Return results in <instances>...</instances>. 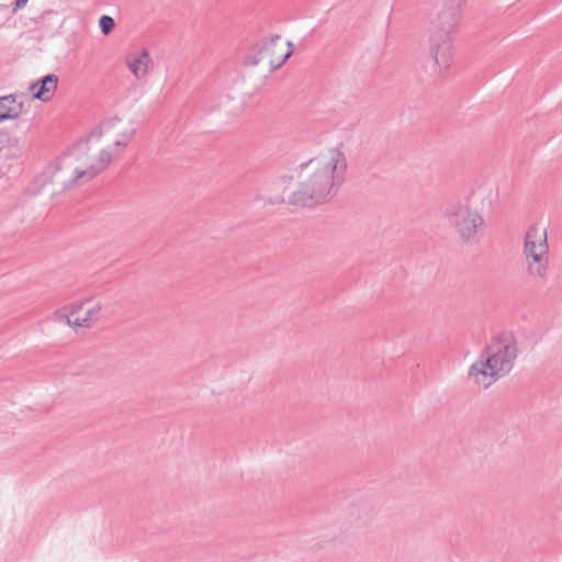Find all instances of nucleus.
Segmentation results:
<instances>
[{
	"label": "nucleus",
	"instance_id": "f257e3e1",
	"mask_svg": "<svg viewBox=\"0 0 562 562\" xmlns=\"http://www.w3.org/2000/svg\"><path fill=\"white\" fill-rule=\"evenodd\" d=\"M88 140L79 142L69 153L44 168L38 177L42 188L53 186L52 195L83 186L93 180L111 162L112 155L102 149L98 156H88Z\"/></svg>",
	"mask_w": 562,
	"mask_h": 562
},
{
	"label": "nucleus",
	"instance_id": "f03ea898",
	"mask_svg": "<svg viewBox=\"0 0 562 562\" xmlns=\"http://www.w3.org/2000/svg\"><path fill=\"white\" fill-rule=\"evenodd\" d=\"M301 167L310 168L312 173L289 196V203L314 207L328 202L337 193L347 170V158L339 148L333 147Z\"/></svg>",
	"mask_w": 562,
	"mask_h": 562
},
{
	"label": "nucleus",
	"instance_id": "7ed1b4c3",
	"mask_svg": "<svg viewBox=\"0 0 562 562\" xmlns=\"http://www.w3.org/2000/svg\"><path fill=\"white\" fill-rule=\"evenodd\" d=\"M517 356L518 349L513 338L493 339L470 366L468 379L473 385L486 390L513 370Z\"/></svg>",
	"mask_w": 562,
	"mask_h": 562
},
{
	"label": "nucleus",
	"instance_id": "20e7f679",
	"mask_svg": "<svg viewBox=\"0 0 562 562\" xmlns=\"http://www.w3.org/2000/svg\"><path fill=\"white\" fill-rule=\"evenodd\" d=\"M460 12L457 8L441 10L428 29V50L439 74L453 61V42L459 31Z\"/></svg>",
	"mask_w": 562,
	"mask_h": 562
},
{
	"label": "nucleus",
	"instance_id": "39448f33",
	"mask_svg": "<svg viewBox=\"0 0 562 562\" xmlns=\"http://www.w3.org/2000/svg\"><path fill=\"white\" fill-rule=\"evenodd\" d=\"M443 216L453 226L459 237L467 244L479 241V233L484 225L482 215L467 202H457L448 205Z\"/></svg>",
	"mask_w": 562,
	"mask_h": 562
},
{
	"label": "nucleus",
	"instance_id": "423d86ee",
	"mask_svg": "<svg viewBox=\"0 0 562 562\" xmlns=\"http://www.w3.org/2000/svg\"><path fill=\"white\" fill-rule=\"evenodd\" d=\"M548 252L547 229L539 224L530 226L524 241V256L530 276L539 278L547 276Z\"/></svg>",
	"mask_w": 562,
	"mask_h": 562
},
{
	"label": "nucleus",
	"instance_id": "0eeeda50",
	"mask_svg": "<svg viewBox=\"0 0 562 562\" xmlns=\"http://www.w3.org/2000/svg\"><path fill=\"white\" fill-rule=\"evenodd\" d=\"M281 36L274 35L269 38H265L258 45H256L251 54L247 57V64L256 66L265 59H269L270 67L278 69L281 67L292 55V49H289L282 57L277 60L272 56L274 54L277 45L280 43Z\"/></svg>",
	"mask_w": 562,
	"mask_h": 562
},
{
	"label": "nucleus",
	"instance_id": "6e6552de",
	"mask_svg": "<svg viewBox=\"0 0 562 562\" xmlns=\"http://www.w3.org/2000/svg\"><path fill=\"white\" fill-rule=\"evenodd\" d=\"M125 64L137 80L145 79L154 67L153 58L145 48L127 54Z\"/></svg>",
	"mask_w": 562,
	"mask_h": 562
},
{
	"label": "nucleus",
	"instance_id": "1a4fd4ad",
	"mask_svg": "<svg viewBox=\"0 0 562 562\" xmlns=\"http://www.w3.org/2000/svg\"><path fill=\"white\" fill-rule=\"evenodd\" d=\"M57 85L58 77L54 74H48L36 82L32 83L30 91L35 99L49 101L57 89Z\"/></svg>",
	"mask_w": 562,
	"mask_h": 562
},
{
	"label": "nucleus",
	"instance_id": "9d476101",
	"mask_svg": "<svg viewBox=\"0 0 562 562\" xmlns=\"http://www.w3.org/2000/svg\"><path fill=\"white\" fill-rule=\"evenodd\" d=\"M22 104L18 103L12 94L0 97V123L13 120L21 115Z\"/></svg>",
	"mask_w": 562,
	"mask_h": 562
},
{
	"label": "nucleus",
	"instance_id": "9b49d317",
	"mask_svg": "<svg viewBox=\"0 0 562 562\" xmlns=\"http://www.w3.org/2000/svg\"><path fill=\"white\" fill-rule=\"evenodd\" d=\"M81 311V306H77L71 310L69 314L61 315L60 318L65 319V322L71 327H90V318H85L80 316L79 313Z\"/></svg>",
	"mask_w": 562,
	"mask_h": 562
},
{
	"label": "nucleus",
	"instance_id": "f8f14e48",
	"mask_svg": "<svg viewBox=\"0 0 562 562\" xmlns=\"http://www.w3.org/2000/svg\"><path fill=\"white\" fill-rule=\"evenodd\" d=\"M135 135V130H126L122 132L119 138L114 142L116 147H126Z\"/></svg>",
	"mask_w": 562,
	"mask_h": 562
},
{
	"label": "nucleus",
	"instance_id": "ddd939ff",
	"mask_svg": "<svg viewBox=\"0 0 562 562\" xmlns=\"http://www.w3.org/2000/svg\"><path fill=\"white\" fill-rule=\"evenodd\" d=\"M99 26L101 29V32L108 35L114 29L115 22L113 18H111L110 15H102L99 20Z\"/></svg>",
	"mask_w": 562,
	"mask_h": 562
},
{
	"label": "nucleus",
	"instance_id": "4468645a",
	"mask_svg": "<svg viewBox=\"0 0 562 562\" xmlns=\"http://www.w3.org/2000/svg\"><path fill=\"white\" fill-rule=\"evenodd\" d=\"M101 311V306L100 305H94L92 307H90L89 310L86 311L85 313V318H90V327L92 326V324L97 321L98 318V315Z\"/></svg>",
	"mask_w": 562,
	"mask_h": 562
},
{
	"label": "nucleus",
	"instance_id": "2eb2a0df",
	"mask_svg": "<svg viewBox=\"0 0 562 562\" xmlns=\"http://www.w3.org/2000/svg\"><path fill=\"white\" fill-rule=\"evenodd\" d=\"M29 0H15L14 1V11L19 10V9H22L23 7L26 5Z\"/></svg>",
	"mask_w": 562,
	"mask_h": 562
}]
</instances>
